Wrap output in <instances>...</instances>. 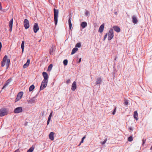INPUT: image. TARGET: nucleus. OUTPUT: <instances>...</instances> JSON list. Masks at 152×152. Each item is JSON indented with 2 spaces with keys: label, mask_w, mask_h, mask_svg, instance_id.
<instances>
[{
  "label": "nucleus",
  "mask_w": 152,
  "mask_h": 152,
  "mask_svg": "<svg viewBox=\"0 0 152 152\" xmlns=\"http://www.w3.org/2000/svg\"><path fill=\"white\" fill-rule=\"evenodd\" d=\"M77 88L76 83L75 81H74L72 85L71 89L73 91H74Z\"/></svg>",
  "instance_id": "nucleus-12"
},
{
  "label": "nucleus",
  "mask_w": 152,
  "mask_h": 152,
  "mask_svg": "<svg viewBox=\"0 0 152 152\" xmlns=\"http://www.w3.org/2000/svg\"><path fill=\"white\" fill-rule=\"evenodd\" d=\"M30 60L29 59H28L27 60L26 62L24 64L23 67L24 68L27 67L29 64Z\"/></svg>",
  "instance_id": "nucleus-20"
},
{
  "label": "nucleus",
  "mask_w": 152,
  "mask_h": 152,
  "mask_svg": "<svg viewBox=\"0 0 152 152\" xmlns=\"http://www.w3.org/2000/svg\"><path fill=\"white\" fill-rule=\"evenodd\" d=\"M7 55H5L4 57L3 60L1 63V66L2 67H4L5 66V62L7 60Z\"/></svg>",
  "instance_id": "nucleus-11"
},
{
  "label": "nucleus",
  "mask_w": 152,
  "mask_h": 152,
  "mask_svg": "<svg viewBox=\"0 0 152 152\" xmlns=\"http://www.w3.org/2000/svg\"><path fill=\"white\" fill-rule=\"evenodd\" d=\"M7 61H6V65L7 66L6 69H7L9 67V66L10 65V59H7Z\"/></svg>",
  "instance_id": "nucleus-25"
},
{
  "label": "nucleus",
  "mask_w": 152,
  "mask_h": 152,
  "mask_svg": "<svg viewBox=\"0 0 152 152\" xmlns=\"http://www.w3.org/2000/svg\"><path fill=\"white\" fill-rule=\"evenodd\" d=\"M50 121H47V125H48V124H49L50 123Z\"/></svg>",
  "instance_id": "nucleus-48"
},
{
  "label": "nucleus",
  "mask_w": 152,
  "mask_h": 152,
  "mask_svg": "<svg viewBox=\"0 0 152 152\" xmlns=\"http://www.w3.org/2000/svg\"><path fill=\"white\" fill-rule=\"evenodd\" d=\"M2 9V7L1 6V2H0V10H1Z\"/></svg>",
  "instance_id": "nucleus-43"
},
{
  "label": "nucleus",
  "mask_w": 152,
  "mask_h": 152,
  "mask_svg": "<svg viewBox=\"0 0 152 152\" xmlns=\"http://www.w3.org/2000/svg\"><path fill=\"white\" fill-rule=\"evenodd\" d=\"M39 29V27L37 23H34V25L33 30L35 33H36Z\"/></svg>",
  "instance_id": "nucleus-7"
},
{
  "label": "nucleus",
  "mask_w": 152,
  "mask_h": 152,
  "mask_svg": "<svg viewBox=\"0 0 152 152\" xmlns=\"http://www.w3.org/2000/svg\"><path fill=\"white\" fill-rule=\"evenodd\" d=\"M87 26V23L86 22H82L81 24V26L84 28H85Z\"/></svg>",
  "instance_id": "nucleus-23"
},
{
  "label": "nucleus",
  "mask_w": 152,
  "mask_h": 152,
  "mask_svg": "<svg viewBox=\"0 0 152 152\" xmlns=\"http://www.w3.org/2000/svg\"><path fill=\"white\" fill-rule=\"evenodd\" d=\"M85 14L86 16H88L89 14V12L88 11H86Z\"/></svg>",
  "instance_id": "nucleus-40"
},
{
  "label": "nucleus",
  "mask_w": 152,
  "mask_h": 152,
  "mask_svg": "<svg viewBox=\"0 0 152 152\" xmlns=\"http://www.w3.org/2000/svg\"><path fill=\"white\" fill-rule=\"evenodd\" d=\"M104 24H103L101 25L99 27L98 31H99L100 33H102L104 30Z\"/></svg>",
  "instance_id": "nucleus-17"
},
{
  "label": "nucleus",
  "mask_w": 152,
  "mask_h": 152,
  "mask_svg": "<svg viewBox=\"0 0 152 152\" xmlns=\"http://www.w3.org/2000/svg\"><path fill=\"white\" fill-rule=\"evenodd\" d=\"M5 115H0V117H2Z\"/></svg>",
  "instance_id": "nucleus-50"
},
{
  "label": "nucleus",
  "mask_w": 152,
  "mask_h": 152,
  "mask_svg": "<svg viewBox=\"0 0 152 152\" xmlns=\"http://www.w3.org/2000/svg\"><path fill=\"white\" fill-rule=\"evenodd\" d=\"M114 13H115V14L116 15H117V12H114Z\"/></svg>",
  "instance_id": "nucleus-51"
},
{
  "label": "nucleus",
  "mask_w": 152,
  "mask_h": 152,
  "mask_svg": "<svg viewBox=\"0 0 152 152\" xmlns=\"http://www.w3.org/2000/svg\"><path fill=\"white\" fill-rule=\"evenodd\" d=\"M107 139L106 138L103 142H102V143H101L102 144L104 145V144L107 142Z\"/></svg>",
  "instance_id": "nucleus-38"
},
{
  "label": "nucleus",
  "mask_w": 152,
  "mask_h": 152,
  "mask_svg": "<svg viewBox=\"0 0 152 152\" xmlns=\"http://www.w3.org/2000/svg\"><path fill=\"white\" fill-rule=\"evenodd\" d=\"M134 118L136 120H138V115H133Z\"/></svg>",
  "instance_id": "nucleus-33"
},
{
  "label": "nucleus",
  "mask_w": 152,
  "mask_h": 152,
  "mask_svg": "<svg viewBox=\"0 0 152 152\" xmlns=\"http://www.w3.org/2000/svg\"><path fill=\"white\" fill-rule=\"evenodd\" d=\"M114 30L117 32H119L120 31V28L117 26H114L113 27Z\"/></svg>",
  "instance_id": "nucleus-18"
},
{
  "label": "nucleus",
  "mask_w": 152,
  "mask_h": 152,
  "mask_svg": "<svg viewBox=\"0 0 152 152\" xmlns=\"http://www.w3.org/2000/svg\"><path fill=\"white\" fill-rule=\"evenodd\" d=\"M53 65L50 64L48 67V70L49 71H50L52 68Z\"/></svg>",
  "instance_id": "nucleus-30"
},
{
  "label": "nucleus",
  "mask_w": 152,
  "mask_h": 152,
  "mask_svg": "<svg viewBox=\"0 0 152 152\" xmlns=\"http://www.w3.org/2000/svg\"><path fill=\"white\" fill-rule=\"evenodd\" d=\"M48 83V81H44L43 80L42 81L41 86L40 88V90H42L44 89L47 86Z\"/></svg>",
  "instance_id": "nucleus-3"
},
{
  "label": "nucleus",
  "mask_w": 152,
  "mask_h": 152,
  "mask_svg": "<svg viewBox=\"0 0 152 152\" xmlns=\"http://www.w3.org/2000/svg\"><path fill=\"white\" fill-rule=\"evenodd\" d=\"M71 16H70L69 18V19L68 20V23H69V28L70 30L72 28V24L71 22Z\"/></svg>",
  "instance_id": "nucleus-24"
},
{
  "label": "nucleus",
  "mask_w": 152,
  "mask_h": 152,
  "mask_svg": "<svg viewBox=\"0 0 152 152\" xmlns=\"http://www.w3.org/2000/svg\"><path fill=\"white\" fill-rule=\"evenodd\" d=\"M23 92L22 91L19 92L17 95L16 98L15 99V102H17L19 100L22 98L23 95Z\"/></svg>",
  "instance_id": "nucleus-6"
},
{
  "label": "nucleus",
  "mask_w": 152,
  "mask_h": 152,
  "mask_svg": "<svg viewBox=\"0 0 152 152\" xmlns=\"http://www.w3.org/2000/svg\"><path fill=\"white\" fill-rule=\"evenodd\" d=\"M107 36V33H106L105 35L104 36L103 40L104 41L105 39L106 38Z\"/></svg>",
  "instance_id": "nucleus-39"
},
{
  "label": "nucleus",
  "mask_w": 152,
  "mask_h": 152,
  "mask_svg": "<svg viewBox=\"0 0 152 152\" xmlns=\"http://www.w3.org/2000/svg\"><path fill=\"white\" fill-rule=\"evenodd\" d=\"M145 140H142V145H143L145 144Z\"/></svg>",
  "instance_id": "nucleus-42"
},
{
  "label": "nucleus",
  "mask_w": 152,
  "mask_h": 152,
  "mask_svg": "<svg viewBox=\"0 0 152 152\" xmlns=\"http://www.w3.org/2000/svg\"><path fill=\"white\" fill-rule=\"evenodd\" d=\"M132 21L133 23H137L138 22V20L136 17L135 15H133L132 17Z\"/></svg>",
  "instance_id": "nucleus-15"
},
{
  "label": "nucleus",
  "mask_w": 152,
  "mask_h": 152,
  "mask_svg": "<svg viewBox=\"0 0 152 152\" xmlns=\"http://www.w3.org/2000/svg\"><path fill=\"white\" fill-rule=\"evenodd\" d=\"M52 113H53V112H51L50 113V114H52Z\"/></svg>",
  "instance_id": "nucleus-52"
},
{
  "label": "nucleus",
  "mask_w": 152,
  "mask_h": 152,
  "mask_svg": "<svg viewBox=\"0 0 152 152\" xmlns=\"http://www.w3.org/2000/svg\"><path fill=\"white\" fill-rule=\"evenodd\" d=\"M37 97V95L31 98V99L29 100L28 101V102L31 104L35 103L37 100V99H36Z\"/></svg>",
  "instance_id": "nucleus-9"
},
{
  "label": "nucleus",
  "mask_w": 152,
  "mask_h": 152,
  "mask_svg": "<svg viewBox=\"0 0 152 152\" xmlns=\"http://www.w3.org/2000/svg\"><path fill=\"white\" fill-rule=\"evenodd\" d=\"M81 58H80L79 59V60L77 62V63H78V64L80 63L81 61Z\"/></svg>",
  "instance_id": "nucleus-45"
},
{
  "label": "nucleus",
  "mask_w": 152,
  "mask_h": 152,
  "mask_svg": "<svg viewBox=\"0 0 152 152\" xmlns=\"http://www.w3.org/2000/svg\"><path fill=\"white\" fill-rule=\"evenodd\" d=\"M1 47H2L1 43V42H0V48H1Z\"/></svg>",
  "instance_id": "nucleus-49"
},
{
  "label": "nucleus",
  "mask_w": 152,
  "mask_h": 152,
  "mask_svg": "<svg viewBox=\"0 0 152 152\" xmlns=\"http://www.w3.org/2000/svg\"><path fill=\"white\" fill-rule=\"evenodd\" d=\"M24 26L26 29H27L29 27V23L27 19H25L24 20Z\"/></svg>",
  "instance_id": "nucleus-5"
},
{
  "label": "nucleus",
  "mask_w": 152,
  "mask_h": 152,
  "mask_svg": "<svg viewBox=\"0 0 152 152\" xmlns=\"http://www.w3.org/2000/svg\"><path fill=\"white\" fill-rule=\"evenodd\" d=\"M86 136H84L82 138L81 140L80 143V144L78 145L79 146L82 143H83V142L84 140L86 138Z\"/></svg>",
  "instance_id": "nucleus-29"
},
{
  "label": "nucleus",
  "mask_w": 152,
  "mask_h": 152,
  "mask_svg": "<svg viewBox=\"0 0 152 152\" xmlns=\"http://www.w3.org/2000/svg\"><path fill=\"white\" fill-rule=\"evenodd\" d=\"M1 48H0V51H1Z\"/></svg>",
  "instance_id": "nucleus-54"
},
{
  "label": "nucleus",
  "mask_w": 152,
  "mask_h": 152,
  "mask_svg": "<svg viewBox=\"0 0 152 152\" xmlns=\"http://www.w3.org/2000/svg\"><path fill=\"white\" fill-rule=\"evenodd\" d=\"M34 148L33 146L31 147L27 151V152H32L33 151Z\"/></svg>",
  "instance_id": "nucleus-27"
},
{
  "label": "nucleus",
  "mask_w": 152,
  "mask_h": 152,
  "mask_svg": "<svg viewBox=\"0 0 152 152\" xmlns=\"http://www.w3.org/2000/svg\"><path fill=\"white\" fill-rule=\"evenodd\" d=\"M24 43L25 42L24 41H23L21 45V48L22 49V53H23L24 51Z\"/></svg>",
  "instance_id": "nucleus-21"
},
{
  "label": "nucleus",
  "mask_w": 152,
  "mask_h": 152,
  "mask_svg": "<svg viewBox=\"0 0 152 152\" xmlns=\"http://www.w3.org/2000/svg\"><path fill=\"white\" fill-rule=\"evenodd\" d=\"M63 64L64 65H66L67 64L68 60L67 59H65L63 61Z\"/></svg>",
  "instance_id": "nucleus-32"
},
{
  "label": "nucleus",
  "mask_w": 152,
  "mask_h": 152,
  "mask_svg": "<svg viewBox=\"0 0 152 152\" xmlns=\"http://www.w3.org/2000/svg\"><path fill=\"white\" fill-rule=\"evenodd\" d=\"M13 23V19H12L9 22V27L10 28V31H12V24Z\"/></svg>",
  "instance_id": "nucleus-13"
},
{
  "label": "nucleus",
  "mask_w": 152,
  "mask_h": 152,
  "mask_svg": "<svg viewBox=\"0 0 152 152\" xmlns=\"http://www.w3.org/2000/svg\"><path fill=\"white\" fill-rule=\"evenodd\" d=\"M116 111V108L115 107L113 110V112L112 113V114H115Z\"/></svg>",
  "instance_id": "nucleus-36"
},
{
  "label": "nucleus",
  "mask_w": 152,
  "mask_h": 152,
  "mask_svg": "<svg viewBox=\"0 0 152 152\" xmlns=\"http://www.w3.org/2000/svg\"><path fill=\"white\" fill-rule=\"evenodd\" d=\"M78 49L76 47L73 48L71 52V55H73L77 51Z\"/></svg>",
  "instance_id": "nucleus-22"
},
{
  "label": "nucleus",
  "mask_w": 152,
  "mask_h": 152,
  "mask_svg": "<svg viewBox=\"0 0 152 152\" xmlns=\"http://www.w3.org/2000/svg\"><path fill=\"white\" fill-rule=\"evenodd\" d=\"M10 82V79L6 81L2 88V89H5L6 87L9 84Z\"/></svg>",
  "instance_id": "nucleus-16"
},
{
  "label": "nucleus",
  "mask_w": 152,
  "mask_h": 152,
  "mask_svg": "<svg viewBox=\"0 0 152 152\" xmlns=\"http://www.w3.org/2000/svg\"><path fill=\"white\" fill-rule=\"evenodd\" d=\"M28 122H26L24 124V125L25 126H26L27 125H28Z\"/></svg>",
  "instance_id": "nucleus-46"
},
{
  "label": "nucleus",
  "mask_w": 152,
  "mask_h": 152,
  "mask_svg": "<svg viewBox=\"0 0 152 152\" xmlns=\"http://www.w3.org/2000/svg\"><path fill=\"white\" fill-rule=\"evenodd\" d=\"M58 10H56L55 8L54 9V21L55 24L56 25L58 22Z\"/></svg>",
  "instance_id": "nucleus-1"
},
{
  "label": "nucleus",
  "mask_w": 152,
  "mask_h": 152,
  "mask_svg": "<svg viewBox=\"0 0 152 152\" xmlns=\"http://www.w3.org/2000/svg\"><path fill=\"white\" fill-rule=\"evenodd\" d=\"M102 82V77H97L95 82V84L96 85H98L100 86V85Z\"/></svg>",
  "instance_id": "nucleus-4"
},
{
  "label": "nucleus",
  "mask_w": 152,
  "mask_h": 152,
  "mask_svg": "<svg viewBox=\"0 0 152 152\" xmlns=\"http://www.w3.org/2000/svg\"><path fill=\"white\" fill-rule=\"evenodd\" d=\"M54 133L53 132H50L49 134V138L51 140H53L54 139Z\"/></svg>",
  "instance_id": "nucleus-14"
},
{
  "label": "nucleus",
  "mask_w": 152,
  "mask_h": 152,
  "mask_svg": "<svg viewBox=\"0 0 152 152\" xmlns=\"http://www.w3.org/2000/svg\"><path fill=\"white\" fill-rule=\"evenodd\" d=\"M42 74L44 78V79L43 80H44V81H48V74L45 72H43L42 73Z\"/></svg>",
  "instance_id": "nucleus-10"
},
{
  "label": "nucleus",
  "mask_w": 152,
  "mask_h": 152,
  "mask_svg": "<svg viewBox=\"0 0 152 152\" xmlns=\"http://www.w3.org/2000/svg\"><path fill=\"white\" fill-rule=\"evenodd\" d=\"M124 104L126 105H128L129 104L128 100L127 99H125L124 100Z\"/></svg>",
  "instance_id": "nucleus-34"
},
{
  "label": "nucleus",
  "mask_w": 152,
  "mask_h": 152,
  "mask_svg": "<svg viewBox=\"0 0 152 152\" xmlns=\"http://www.w3.org/2000/svg\"><path fill=\"white\" fill-rule=\"evenodd\" d=\"M53 115H49L48 118V121H50L51 120V117Z\"/></svg>",
  "instance_id": "nucleus-35"
},
{
  "label": "nucleus",
  "mask_w": 152,
  "mask_h": 152,
  "mask_svg": "<svg viewBox=\"0 0 152 152\" xmlns=\"http://www.w3.org/2000/svg\"><path fill=\"white\" fill-rule=\"evenodd\" d=\"M108 40H110L112 39L114 37L113 29L112 28L110 29L109 31L108 34H107Z\"/></svg>",
  "instance_id": "nucleus-2"
},
{
  "label": "nucleus",
  "mask_w": 152,
  "mask_h": 152,
  "mask_svg": "<svg viewBox=\"0 0 152 152\" xmlns=\"http://www.w3.org/2000/svg\"><path fill=\"white\" fill-rule=\"evenodd\" d=\"M133 140V137L132 135L130 136L128 138V140L129 142H131Z\"/></svg>",
  "instance_id": "nucleus-28"
},
{
  "label": "nucleus",
  "mask_w": 152,
  "mask_h": 152,
  "mask_svg": "<svg viewBox=\"0 0 152 152\" xmlns=\"http://www.w3.org/2000/svg\"><path fill=\"white\" fill-rule=\"evenodd\" d=\"M81 44L79 42L77 43L75 45V47L77 48H80L81 47Z\"/></svg>",
  "instance_id": "nucleus-31"
},
{
  "label": "nucleus",
  "mask_w": 152,
  "mask_h": 152,
  "mask_svg": "<svg viewBox=\"0 0 152 152\" xmlns=\"http://www.w3.org/2000/svg\"><path fill=\"white\" fill-rule=\"evenodd\" d=\"M7 113V110L5 108L0 109V114H6Z\"/></svg>",
  "instance_id": "nucleus-19"
},
{
  "label": "nucleus",
  "mask_w": 152,
  "mask_h": 152,
  "mask_svg": "<svg viewBox=\"0 0 152 152\" xmlns=\"http://www.w3.org/2000/svg\"><path fill=\"white\" fill-rule=\"evenodd\" d=\"M134 114H138L137 111H135L134 112Z\"/></svg>",
  "instance_id": "nucleus-47"
},
{
  "label": "nucleus",
  "mask_w": 152,
  "mask_h": 152,
  "mask_svg": "<svg viewBox=\"0 0 152 152\" xmlns=\"http://www.w3.org/2000/svg\"><path fill=\"white\" fill-rule=\"evenodd\" d=\"M53 51V48H51L50 50V55H52V53Z\"/></svg>",
  "instance_id": "nucleus-37"
},
{
  "label": "nucleus",
  "mask_w": 152,
  "mask_h": 152,
  "mask_svg": "<svg viewBox=\"0 0 152 152\" xmlns=\"http://www.w3.org/2000/svg\"><path fill=\"white\" fill-rule=\"evenodd\" d=\"M70 79H68L66 80V83L68 84H69V83H70Z\"/></svg>",
  "instance_id": "nucleus-41"
},
{
  "label": "nucleus",
  "mask_w": 152,
  "mask_h": 152,
  "mask_svg": "<svg viewBox=\"0 0 152 152\" xmlns=\"http://www.w3.org/2000/svg\"><path fill=\"white\" fill-rule=\"evenodd\" d=\"M35 87L34 85H32L30 86L29 88V91H32L34 88Z\"/></svg>",
  "instance_id": "nucleus-26"
},
{
  "label": "nucleus",
  "mask_w": 152,
  "mask_h": 152,
  "mask_svg": "<svg viewBox=\"0 0 152 152\" xmlns=\"http://www.w3.org/2000/svg\"><path fill=\"white\" fill-rule=\"evenodd\" d=\"M22 108L21 107H18L15 109L14 111L15 113H18L22 112Z\"/></svg>",
  "instance_id": "nucleus-8"
},
{
  "label": "nucleus",
  "mask_w": 152,
  "mask_h": 152,
  "mask_svg": "<svg viewBox=\"0 0 152 152\" xmlns=\"http://www.w3.org/2000/svg\"><path fill=\"white\" fill-rule=\"evenodd\" d=\"M129 130H131V131H133V129L132 127H130L129 128Z\"/></svg>",
  "instance_id": "nucleus-44"
},
{
  "label": "nucleus",
  "mask_w": 152,
  "mask_h": 152,
  "mask_svg": "<svg viewBox=\"0 0 152 152\" xmlns=\"http://www.w3.org/2000/svg\"><path fill=\"white\" fill-rule=\"evenodd\" d=\"M18 152V151H17V150H16V151H15V152Z\"/></svg>",
  "instance_id": "nucleus-53"
}]
</instances>
